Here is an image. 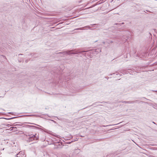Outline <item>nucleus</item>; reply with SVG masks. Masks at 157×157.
Here are the masks:
<instances>
[{
  "label": "nucleus",
  "instance_id": "nucleus-1",
  "mask_svg": "<svg viewBox=\"0 0 157 157\" xmlns=\"http://www.w3.org/2000/svg\"><path fill=\"white\" fill-rule=\"evenodd\" d=\"M88 51H76L75 50H67L62 52H59L58 53L59 54H63L64 55H71V54H78L79 55L82 52H87Z\"/></svg>",
  "mask_w": 157,
  "mask_h": 157
},
{
  "label": "nucleus",
  "instance_id": "nucleus-2",
  "mask_svg": "<svg viewBox=\"0 0 157 157\" xmlns=\"http://www.w3.org/2000/svg\"><path fill=\"white\" fill-rule=\"evenodd\" d=\"M36 134L35 135H33L32 134L28 135L29 137L27 138V141L30 142L33 140H37L38 139V137L36 136Z\"/></svg>",
  "mask_w": 157,
  "mask_h": 157
},
{
  "label": "nucleus",
  "instance_id": "nucleus-3",
  "mask_svg": "<svg viewBox=\"0 0 157 157\" xmlns=\"http://www.w3.org/2000/svg\"><path fill=\"white\" fill-rule=\"evenodd\" d=\"M88 28L89 29H91V30H92V29H91V27L90 26H85L84 27H82V28H77V29H75V30H85V29H84V28Z\"/></svg>",
  "mask_w": 157,
  "mask_h": 157
},
{
  "label": "nucleus",
  "instance_id": "nucleus-4",
  "mask_svg": "<svg viewBox=\"0 0 157 157\" xmlns=\"http://www.w3.org/2000/svg\"><path fill=\"white\" fill-rule=\"evenodd\" d=\"M122 102L125 103L132 104L135 103V101H124Z\"/></svg>",
  "mask_w": 157,
  "mask_h": 157
},
{
  "label": "nucleus",
  "instance_id": "nucleus-5",
  "mask_svg": "<svg viewBox=\"0 0 157 157\" xmlns=\"http://www.w3.org/2000/svg\"><path fill=\"white\" fill-rule=\"evenodd\" d=\"M63 145L62 144V143L61 142V144H59L58 145H57V148H62L63 147V146H62ZM64 145H63V146Z\"/></svg>",
  "mask_w": 157,
  "mask_h": 157
},
{
  "label": "nucleus",
  "instance_id": "nucleus-6",
  "mask_svg": "<svg viewBox=\"0 0 157 157\" xmlns=\"http://www.w3.org/2000/svg\"><path fill=\"white\" fill-rule=\"evenodd\" d=\"M18 117H13L9 118H0V119L3 118V119H6L8 120L12 119H13L17 118Z\"/></svg>",
  "mask_w": 157,
  "mask_h": 157
},
{
  "label": "nucleus",
  "instance_id": "nucleus-7",
  "mask_svg": "<svg viewBox=\"0 0 157 157\" xmlns=\"http://www.w3.org/2000/svg\"><path fill=\"white\" fill-rule=\"evenodd\" d=\"M28 126L29 127H32V128H37V129H40V128L37 127H36L35 126H34V125H28Z\"/></svg>",
  "mask_w": 157,
  "mask_h": 157
},
{
  "label": "nucleus",
  "instance_id": "nucleus-8",
  "mask_svg": "<svg viewBox=\"0 0 157 157\" xmlns=\"http://www.w3.org/2000/svg\"><path fill=\"white\" fill-rule=\"evenodd\" d=\"M75 152L77 153H78L80 151V150L78 148L75 149Z\"/></svg>",
  "mask_w": 157,
  "mask_h": 157
},
{
  "label": "nucleus",
  "instance_id": "nucleus-9",
  "mask_svg": "<svg viewBox=\"0 0 157 157\" xmlns=\"http://www.w3.org/2000/svg\"><path fill=\"white\" fill-rule=\"evenodd\" d=\"M11 128H12V129H11V130H14V131H16L17 130V128L16 127H11Z\"/></svg>",
  "mask_w": 157,
  "mask_h": 157
},
{
  "label": "nucleus",
  "instance_id": "nucleus-10",
  "mask_svg": "<svg viewBox=\"0 0 157 157\" xmlns=\"http://www.w3.org/2000/svg\"><path fill=\"white\" fill-rule=\"evenodd\" d=\"M95 52H101V49L100 48H98L97 49H96L95 51Z\"/></svg>",
  "mask_w": 157,
  "mask_h": 157
},
{
  "label": "nucleus",
  "instance_id": "nucleus-11",
  "mask_svg": "<svg viewBox=\"0 0 157 157\" xmlns=\"http://www.w3.org/2000/svg\"><path fill=\"white\" fill-rule=\"evenodd\" d=\"M23 152L22 151H20L17 154V155H22Z\"/></svg>",
  "mask_w": 157,
  "mask_h": 157
},
{
  "label": "nucleus",
  "instance_id": "nucleus-12",
  "mask_svg": "<svg viewBox=\"0 0 157 157\" xmlns=\"http://www.w3.org/2000/svg\"><path fill=\"white\" fill-rule=\"evenodd\" d=\"M124 24V22H122V23L121 24H119V23H115V25H122V24Z\"/></svg>",
  "mask_w": 157,
  "mask_h": 157
},
{
  "label": "nucleus",
  "instance_id": "nucleus-13",
  "mask_svg": "<svg viewBox=\"0 0 157 157\" xmlns=\"http://www.w3.org/2000/svg\"><path fill=\"white\" fill-rule=\"evenodd\" d=\"M72 141L71 142H67L66 143L67 144H71L72 142H73L74 141Z\"/></svg>",
  "mask_w": 157,
  "mask_h": 157
},
{
  "label": "nucleus",
  "instance_id": "nucleus-14",
  "mask_svg": "<svg viewBox=\"0 0 157 157\" xmlns=\"http://www.w3.org/2000/svg\"><path fill=\"white\" fill-rule=\"evenodd\" d=\"M34 116L33 115H25V116Z\"/></svg>",
  "mask_w": 157,
  "mask_h": 157
},
{
  "label": "nucleus",
  "instance_id": "nucleus-15",
  "mask_svg": "<svg viewBox=\"0 0 157 157\" xmlns=\"http://www.w3.org/2000/svg\"><path fill=\"white\" fill-rule=\"evenodd\" d=\"M98 24H91L90 25H98Z\"/></svg>",
  "mask_w": 157,
  "mask_h": 157
},
{
  "label": "nucleus",
  "instance_id": "nucleus-16",
  "mask_svg": "<svg viewBox=\"0 0 157 157\" xmlns=\"http://www.w3.org/2000/svg\"><path fill=\"white\" fill-rule=\"evenodd\" d=\"M16 125L18 127V126H21V124H16Z\"/></svg>",
  "mask_w": 157,
  "mask_h": 157
},
{
  "label": "nucleus",
  "instance_id": "nucleus-17",
  "mask_svg": "<svg viewBox=\"0 0 157 157\" xmlns=\"http://www.w3.org/2000/svg\"><path fill=\"white\" fill-rule=\"evenodd\" d=\"M28 135H29V133H27L26 134H25V135L26 136H28Z\"/></svg>",
  "mask_w": 157,
  "mask_h": 157
},
{
  "label": "nucleus",
  "instance_id": "nucleus-18",
  "mask_svg": "<svg viewBox=\"0 0 157 157\" xmlns=\"http://www.w3.org/2000/svg\"><path fill=\"white\" fill-rule=\"evenodd\" d=\"M33 55H35L34 56H33V57H36V54H33Z\"/></svg>",
  "mask_w": 157,
  "mask_h": 157
},
{
  "label": "nucleus",
  "instance_id": "nucleus-19",
  "mask_svg": "<svg viewBox=\"0 0 157 157\" xmlns=\"http://www.w3.org/2000/svg\"><path fill=\"white\" fill-rule=\"evenodd\" d=\"M139 4H136V6H139Z\"/></svg>",
  "mask_w": 157,
  "mask_h": 157
},
{
  "label": "nucleus",
  "instance_id": "nucleus-20",
  "mask_svg": "<svg viewBox=\"0 0 157 157\" xmlns=\"http://www.w3.org/2000/svg\"><path fill=\"white\" fill-rule=\"evenodd\" d=\"M8 113L9 114H13V113H12L11 112Z\"/></svg>",
  "mask_w": 157,
  "mask_h": 157
},
{
  "label": "nucleus",
  "instance_id": "nucleus-21",
  "mask_svg": "<svg viewBox=\"0 0 157 157\" xmlns=\"http://www.w3.org/2000/svg\"><path fill=\"white\" fill-rule=\"evenodd\" d=\"M120 123H119L118 124H113L112 125H117V124H119Z\"/></svg>",
  "mask_w": 157,
  "mask_h": 157
},
{
  "label": "nucleus",
  "instance_id": "nucleus-22",
  "mask_svg": "<svg viewBox=\"0 0 157 157\" xmlns=\"http://www.w3.org/2000/svg\"><path fill=\"white\" fill-rule=\"evenodd\" d=\"M105 78H107V79H108L109 78V77H105Z\"/></svg>",
  "mask_w": 157,
  "mask_h": 157
},
{
  "label": "nucleus",
  "instance_id": "nucleus-23",
  "mask_svg": "<svg viewBox=\"0 0 157 157\" xmlns=\"http://www.w3.org/2000/svg\"><path fill=\"white\" fill-rule=\"evenodd\" d=\"M52 121H53V122H54V123H56V121H54V120H52Z\"/></svg>",
  "mask_w": 157,
  "mask_h": 157
},
{
  "label": "nucleus",
  "instance_id": "nucleus-24",
  "mask_svg": "<svg viewBox=\"0 0 157 157\" xmlns=\"http://www.w3.org/2000/svg\"><path fill=\"white\" fill-rule=\"evenodd\" d=\"M99 102L101 103H105V102L104 101H103V102Z\"/></svg>",
  "mask_w": 157,
  "mask_h": 157
},
{
  "label": "nucleus",
  "instance_id": "nucleus-25",
  "mask_svg": "<svg viewBox=\"0 0 157 157\" xmlns=\"http://www.w3.org/2000/svg\"><path fill=\"white\" fill-rule=\"evenodd\" d=\"M102 43H103V44H105V42H103Z\"/></svg>",
  "mask_w": 157,
  "mask_h": 157
},
{
  "label": "nucleus",
  "instance_id": "nucleus-26",
  "mask_svg": "<svg viewBox=\"0 0 157 157\" xmlns=\"http://www.w3.org/2000/svg\"><path fill=\"white\" fill-rule=\"evenodd\" d=\"M83 55H84V56H86V53H85L84 54H83Z\"/></svg>",
  "mask_w": 157,
  "mask_h": 157
},
{
  "label": "nucleus",
  "instance_id": "nucleus-27",
  "mask_svg": "<svg viewBox=\"0 0 157 157\" xmlns=\"http://www.w3.org/2000/svg\"><path fill=\"white\" fill-rule=\"evenodd\" d=\"M16 155V157H20V156H18V155H17V154Z\"/></svg>",
  "mask_w": 157,
  "mask_h": 157
},
{
  "label": "nucleus",
  "instance_id": "nucleus-28",
  "mask_svg": "<svg viewBox=\"0 0 157 157\" xmlns=\"http://www.w3.org/2000/svg\"><path fill=\"white\" fill-rule=\"evenodd\" d=\"M95 103H94L92 105H94V104H95Z\"/></svg>",
  "mask_w": 157,
  "mask_h": 157
},
{
  "label": "nucleus",
  "instance_id": "nucleus-29",
  "mask_svg": "<svg viewBox=\"0 0 157 157\" xmlns=\"http://www.w3.org/2000/svg\"><path fill=\"white\" fill-rule=\"evenodd\" d=\"M152 123L154 124H156L155 123V122H154V121H153L152 122Z\"/></svg>",
  "mask_w": 157,
  "mask_h": 157
},
{
  "label": "nucleus",
  "instance_id": "nucleus-30",
  "mask_svg": "<svg viewBox=\"0 0 157 157\" xmlns=\"http://www.w3.org/2000/svg\"><path fill=\"white\" fill-rule=\"evenodd\" d=\"M113 43V41H111L110 42V43Z\"/></svg>",
  "mask_w": 157,
  "mask_h": 157
},
{
  "label": "nucleus",
  "instance_id": "nucleus-31",
  "mask_svg": "<svg viewBox=\"0 0 157 157\" xmlns=\"http://www.w3.org/2000/svg\"><path fill=\"white\" fill-rule=\"evenodd\" d=\"M123 101H119V102H123Z\"/></svg>",
  "mask_w": 157,
  "mask_h": 157
},
{
  "label": "nucleus",
  "instance_id": "nucleus-32",
  "mask_svg": "<svg viewBox=\"0 0 157 157\" xmlns=\"http://www.w3.org/2000/svg\"><path fill=\"white\" fill-rule=\"evenodd\" d=\"M27 60H25V62L27 63Z\"/></svg>",
  "mask_w": 157,
  "mask_h": 157
},
{
  "label": "nucleus",
  "instance_id": "nucleus-33",
  "mask_svg": "<svg viewBox=\"0 0 157 157\" xmlns=\"http://www.w3.org/2000/svg\"><path fill=\"white\" fill-rule=\"evenodd\" d=\"M106 103H107L108 104H109V102H106Z\"/></svg>",
  "mask_w": 157,
  "mask_h": 157
},
{
  "label": "nucleus",
  "instance_id": "nucleus-34",
  "mask_svg": "<svg viewBox=\"0 0 157 157\" xmlns=\"http://www.w3.org/2000/svg\"><path fill=\"white\" fill-rule=\"evenodd\" d=\"M22 55V54H19V55Z\"/></svg>",
  "mask_w": 157,
  "mask_h": 157
},
{
  "label": "nucleus",
  "instance_id": "nucleus-35",
  "mask_svg": "<svg viewBox=\"0 0 157 157\" xmlns=\"http://www.w3.org/2000/svg\"><path fill=\"white\" fill-rule=\"evenodd\" d=\"M97 41H98V40H96V41L95 42H97Z\"/></svg>",
  "mask_w": 157,
  "mask_h": 157
},
{
  "label": "nucleus",
  "instance_id": "nucleus-36",
  "mask_svg": "<svg viewBox=\"0 0 157 157\" xmlns=\"http://www.w3.org/2000/svg\"><path fill=\"white\" fill-rule=\"evenodd\" d=\"M77 140H78V139H76V140H75V141H77Z\"/></svg>",
  "mask_w": 157,
  "mask_h": 157
},
{
  "label": "nucleus",
  "instance_id": "nucleus-37",
  "mask_svg": "<svg viewBox=\"0 0 157 157\" xmlns=\"http://www.w3.org/2000/svg\"><path fill=\"white\" fill-rule=\"evenodd\" d=\"M112 74H110V75H112Z\"/></svg>",
  "mask_w": 157,
  "mask_h": 157
}]
</instances>
